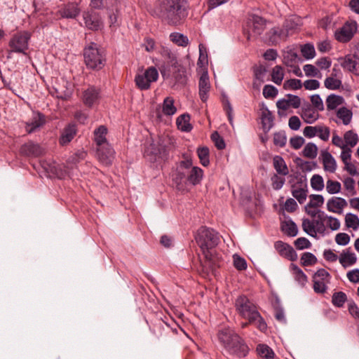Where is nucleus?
<instances>
[{
  "instance_id": "nucleus-1",
  "label": "nucleus",
  "mask_w": 359,
  "mask_h": 359,
  "mask_svg": "<svg viewBox=\"0 0 359 359\" xmlns=\"http://www.w3.org/2000/svg\"><path fill=\"white\" fill-rule=\"evenodd\" d=\"M195 240L203 256L200 260L203 273L205 275H215L217 269L222 263V257L215 249L220 242L219 233L211 228L201 226L196 232Z\"/></svg>"
},
{
  "instance_id": "nucleus-2",
  "label": "nucleus",
  "mask_w": 359,
  "mask_h": 359,
  "mask_svg": "<svg viewBox=\"0 0 359 359\" xmlns=\"http://www.w3.org/2000/svg\"><path fill=\"white\" fill-rule=\"evenodd\" d=\"M157 15L170 25H177L188 15L186 0H163L157 8Z\"/></svg>"
},
{
  "instance_id": "nucleus-3",
  "label": "nucleus",
  "mask_w": 359,
  "mask_h": 359,
  "mask_svg": "<svg viewBox=\"0 0 359 359\" xmlns=\"http://www.w3.org/2000/svg\"><path fill=\"white\" fill-rule=\"evenodd\" d=\"M235 306L238 313L250 323L254 324L262 332L266 330L267 325L260 315L256 305L246 296H239L235 302Z\"/></svg>"
},
{
  "instance_id": "nucleus-4",
  "label": "nucleus",
  "mask_w": 359,
  "mask_h": 359,
  "mask_svg": "<svg viewBox=\"0 0 359 359\" xmlns=\"http://www.w3.org/2000/svg\"><path fill=\"white\" fill-rule=\"evenodd\" d=\"M84 62L88 69L99 71L105 65L104 50L98 48V45L91 42L83 49Z\"/></svg>"
},
{
  "instance_id": "nucleus-5",
  "label": "nucleus",
  "mask_w": 359,
  "mask_h": 359,
  "mask_svg": "<svg viewBox=\"0 0 359 359\" xmlns=\"http://www.w3.org/2000/svg\"><path fill=\"white\" fill-rule=\"evenodd\" d=\"M31 36L32 34L28 31H20L13 34L8 42V55L12 53L26 55Z\"/></svg>"
},
{
  "instance_id": "nucleus-6",
  "label": "nucleus",
  "mask_w": 359,
  "mask_h": 359,
  "mask_svg": "<svg viewBox=\"0 0 359 359\" xmlns=\"http://www.w3.org/2000/svg\"><path fill=\"white\" fill-rule=\"evenodd\" d=\"M158 79V72L156 67H149L144 72L139 73L135 76V81L137 88L142 90H148L151 83Z\"/></svg>"
},
{
  "instance_id": "nucleus-7",
  "label": "nucleus",
  "mask_w": 359,
  "mask_h": 359,
  "mask_svg": "<svg viewBox=\"0 0 359 359\" xmlns=\"http://www.w3.org/2000/svg\"><path fill=\"white\" fill-rule=\"evenodd\" d=\"M358 31V25L355 20H347L341 27L334 32V37L340 43L349 42Z\"/></svg>"
},
{
  "instance_id": "nucleus-8",
  "label": "nucleus",
  "mask_w": 359,
  "mask_h": 359,
  "mask_svg": "<svg viewBox=\"0 0 359 359\" xmlns=\"http://www.w3.org/2000/svg\"><path fill=\"white\" fill-rule=\"evenodd\" d=\"M225 350L227 353L236 358H241L245 357L249 351V348L245 341L238 335L232 343L229 345Z\"/></svg>"
},
{
  "instance_id": "nucleus-9",
  "label": "nucleus",
  "mask_w": 359,
  "mask_h": 359,
  "mask_svg": "<svg viewBox=\"0 0 359 359\" xmlns=\"http://www.w3.org/2000/svg\"><path fill=\"white\" fill-rule=\"evenodd\" d=\"M161 55L165 61L159 69L163 79H168L171 75L170 67L178 63L177 57L169 48L164 47L162 48Z\"/></svg>"
},
{
  "instance_id": "nucleus-10",
  "label": "nucleus",
  "mask_w": 359,
  "mask_h": 359,
  "mask_svg": "<svg viewBox=\"0 0 359 359\" xmlns=\"http://www.w3.org/2000/svg\"><path fill=\"white\" fill-rule=\"evenodd\" d=\"M266 25V20L261 16L253 15L248 20V26L249 32L247 38L250 39L251 36H257L261 35L264 31Z\"/></svg>"
},
{
  "instance_id": "nucleus-11",
  "label": "nucleus",
  "mask_w": 359,
  "mask_h": 359,
  "mask_svg": "<svg viewBox=\"0 0 359 359\" xmlns=\"http://www.w3.org/2000/svg\"><path fill=\"white\" fill-rule=\"evenodd\" d=\"M266 41L269 46H276L281 41H286L288 36L283 27L275 26L270 29L265 34Z\"/></svg>"
},
{
  "instance_id": "nucleus-12",
  "label": "nucleus",
  "mask_w": 359,
  "mask_h": 359,
  "mask_svg": "<svg viewBox=\"0 0 359 359\" xmlns=\"http://www.w3.org/2000/svg\"><path fill=\"white\" fill-rule=\"evenodd\" d=\"M97 156L100 162L105 165H111L114 156L115 151L111 146L107 142L97 149Z\"/></svg>"
},
{
  "instance_id": "nucleus-13",
  "label": "nucleus",
  "mask_w": 359,
  "mask_h": 359,
  "mask_svg": "<svg viewBox=\"0 0 359 359\" xmlns=\"http://www.w3.org/2000/svg\"><path fill=\"white\" fill-rule=\"evenodd\" d=\"M301 105V99L299 96L287 94L285 98L278 100L276 102V107L278 109V114L282 115L280 110L286 111L290 107L297 109Z\"/></svg>"
},
{
  "instance_id": "nucleus-14",
  "label": "nucleus",
  "mask_w": 359,
  "mask_h": 359,
  "mask_svg": "<svg viewBox=\"0 0 359 359\" xmlns=\"http://www.w3.org/2000/svg\"><path fill=\"white\" fill-rule=\"evenodd\" d=\"M237 333L231 327L224 326L219 327L217 330V337L220 344L224 348V349L233 342Z\"/></svg>"
},
{
  "instance_id": "nucleus-15",
  "label": "nucleus",
  "mask_w": 359,
  "mask_h": 359,
  "mask_svg": "<svg viewBox=\"0 0 359 359\" xmlns=\"http://www.w3.org/2000/svg\"><path fill=\"white\" fill-rule=\"evenodd\" d=\"M86 27L90 30L97 31L102 27V22L99 13L94 11L84 12L83 14Z\"/></svg>"
},
{
  "instance_id": "nucleus-16",
  "label": "nucleus",
  "mask_w": 359,
  "mask_h": 359,
  "mask_svg": "<svg viewBox=\"0 0 359 359\" xmlns=\"http://www.w3.org/2000/svg\"><path fill=\"white\" fill-rule=\"evenodd\" d=\"M100 99V89L93 86H89L83 93L82 100L84 104L91 107L98 104Z\"/></svg>"
},
{
  "instance_id": "nucleus-17",
  "label": "nucleus",
  "mask_w": 359,
  "mask_h": 359,
  "mask_svg": "<svg viewBox=\"0 0 359 359\" xmlns=\"http://www.w3.org/2000/svg\"><path fill=\"white\" fill-rule=\"evenodd\" d=\"M302 25V22L301 18L297 15H292L285 18L282 27L285 30V32L289 36L299 29Z\"/></svg>"
},
{
  "instance_id": "nucleus-18",
  "label": "nucleus",
  "mask_w": 359,
  "mask_h": 359,
  "mask_svg": "<svg viewBox=\"0 0 359 359\" xmlns=\"http://www.w3.org/2000/svg\"><path fill=\"white\" fill-rule=\"evenodd\" d=\"M274 247L280 256L290 261H295L297 259V252L290 245L278 241L275 243Z\"/></svg>"
},
{
  "instance_id": "nucleus-19",
  "label": "nucleus",
  "mask_w": 359,
  "mask_h": 359,
  "mask_svg": "<svg viewBox=\"0 0 359 359\" xmlns=\"http://www.w3.org/2000/svg\"><path fill=\"white\" fill-rule=\"evenodd\" d=\"M20 152L25 156L38 157L43 154V149L39 144L28 142L21 146Z\"/></svg>"
},
{
  "instance_id": "nucleus-20",
  "label": "nucleus",
  "mask_w": 359,
  "mask_h": 359,
  "mask_svg": "<svg viewBox=\"0 0 359 359\" xmlns=\"http://www.w3.org/2000/svg\"><path fill=\"white\" fill-rule=\"evenodd\" d=\"M341 66L350 72L359 75V57L354 55H347L344 57Z\"/></svg>"
},
{
  "instance_id": "nucleus-21",
  "label": "nucleus",
  "mask_w": 359,
  "mask_h": 359,
  "mask_svg": "<svg viewBox=\"0 0 359 359\" xmlns=\"http://www.w3.org/2000/svg\"><path fill=\"white\" fill-rule=\"evenodd\" d=\"M171 69V75L170 77H172L176 83L180 85H185L187 81V69L186 68L179 64L172 66L170 67Z\"/></svg>"
},
{
  "instance_id": "nucleus-22",
  "label": "nucleus",
  "mask_w": 359,
  "mask_h": 359,
  "mask_svg": "<svg viewBox=\"0 0 359 359\" xmlns=\"http://www.w3.org/2000/svg\"><path fill=\"white\" fill-rule=\"evenodd\" d=\"M319 110L314 109L312 105L307 103L302 108L301 116L306 123H313L317 121L319 117Z\"/></svg>"
},
{
  "instance_id": "nucleus-23",
  "label": "nucleus",
  "mask_w": 359,
  "mask_h": 359,
  "mask_svg": "<svg viewBox=\"0 0 359 359\" xmlns=\"http://www.w3.org/2000/svg\"><path fill=\"white\" fill-rule=\"evenodd\" d=\"M320 158L325 171L333 173L337 169V163L332 154L327 150H322Z\"/></svg>"
},
{
  "instance_id": "nucleus-24",
  "label": "nucleus",
  "mask_w": 359,
  "mask_h": 359,
  "mask_svg": "<svg viewBox=\"0 0 359 359\" xmlns=\"http://www.w3.org/2000/svg\"><path fill=\"white\" fill-rule=\"evenodd\" d=\"M45 122L44 115L38 112L37 114H34L32 119L26 123V131L28 133H32L43 126Z\"/></svg>"
},
{
  "instance_id": "nucleus-25",
  "label": "nucleus",
  "mask_w": 359,
  "mask_h": 359,
  "mask_svg": "<svg viewBox=\"0 0 359 359\" xmlns=\"http://www.w3.org/2000/svg\"><path fill=\"white\" fill-rule=\"evenodd\" d=\"M346 205V201L341 197H332L327 202V210L335 213H341Z\"/></svg>"
},
{
  "instance_id": "nucleus-26",
  "label": "nucleus",
  "mask_w": 359,
  "mask_h": 359,
  "mask_svg": "<svg viewBox=\"0 0 359 359\" xmlns=\"http://www.w3.org/2000/svg\"><path fill=\"white\" fill-rule=\"evenodd\" d=\"M81 10L76 3H69L59 11L60 16L63 18H76L80 13Z\"/></svg>"
},
{
  "instance_id": "nucleus-27",
  "label": "nucleus",
  "mask_w": 359,
  "mask_h": 359,
  "mask_svg": "<svg viewBox=\"0 0 359 359\" xmlns=\"http://www.w3.org/2000/svg\"><path fill=\"white\" fill-rule=\"evenodd\" d=\"M42 166L50 177L63 179L66 176V172L63 170L61 167L57 165L55 162L52 163L43 162Z\"/></svg>"
},
{
  "instance_id": "nucleus-28",
  "label": "nucleus",
  "mask_w": 359,
  "mask_h": 359,
  "mask_svg": "<svg viewBox=\"0 0 359 359\" xmlns=\"http://www.w3.org/2000/svg\"><path fill=\"white\" fill-rule=\"evenodd\" d=\"M262 124L265 133H267L273 126V117L269 109L263 105L262 108Z\"/></svg>"
},
{
  "instance_id": "nucleus-29",
  "label": "nucleus",
  "mask_w": 359,
  "mask_h": 359,
  "mask_svg": "<svg viewBox=\"0 0 359 359\" xmlns=\"http://www.w3.org/2000/svg\"><path fill=\"white\" fill-rule=\"evenodd\" d=\"M199 95L203 102H205L208 97V92L210 88L209 78L207 73H203L199 79Z\"/></svg>"
},
{
  "instance_id": "nucleus-30",
  "label": "nucleus",
  "mask_w": 359,
  "mask_h": 359,
  "mask_svg": "<svg viewBox=\"0 0 359 359\" xmlns=\"http://www.w3.org/2000/svg\"><path fill=\"white\" fill-rule=\"evenodd\" d=\"M76 133V127L75 124H69L67 126L60 136V144L65 145L70 142Z\"/></svg>"
},
{
  "instance_id": "nucleus-31",
  "label": "nucleus",
  "mask_w": 359,
  "mask_h": 359,
  "mask_svg": "<svg viewBox=\"0 0 359 359\" xmlns=\"http://www.w3.org/2000/svg\"><path fill=\"white\" fill-rule=\"evenodd\" d=\"M273 166L276 173L280 175L286 176L289 174L288 167L283 158L280 156L276 155L273 156Z\"/></svg>"
},
{
  "instance_id": "nucleus-32",
  "label": "nucleus",
  "mask_w": 359,
  "mask_h": 359,
  "mask_svg": "<svg viewBox=\"0 0 359 359\" xmlns=\"http://www.w3.org/2000/svg\"><path fill=\"white\" fill-rule=\"evenodd\" d=\"M349 249H347L346 251H343L339 257V263L344 268L353 265L357 261L355 253L349 252Z\"/></svg>"
},
{
  "instance_id": "nucleus-33",
  "label": "nucleus",
  "mask_w": 359,
  "mask_h": 359,
  "mask_svg": "<svg viewBox=\"0 0 359 359\" xmlns=\"http://www.w3.org/2000/svg\"><path fill=\"white\" fill-rule=\"evenodd\" d=\"M176 124L181 131L190 132L192 130V126L190 123V116L188 114H183L178 116Z\"/></svg>"
},
{
  "instance_id": "nucleus-34",
  "label": "nucleus",
  "mask_w": 359,
  "mask_h": 359,
  "mask_svg": "<svg viewBox=\"0 0 359 359\" xmlns=\"http://www.w3.org/2000/svg\"><path fill=\"white\" fill-rule=\"evenodd\" d=\"M295 184L292 185V194L300 204L304 203L307 197V185L305 184L304 186L301 183V187L294 189Z\"/></svg>"
},
{
  "instance_id": "nucleus-35",
  "label": "nucleus",
  "mask_w": 359,
  "mask_h": 359,
  "mask_svg": "<svg viewBox=\"0 0 359 359\" xmlns=\"http://www.w3.org/2000/svg\"><path fill=\"white\" fill-rule=\"evenodd\" d=\"M203 171L199 167H193L189 175L187 177V181L193 185L199 184L203 178Z\"/></svg>"
},
{
  "instance_id": "nucleus-36",
  "label": "nucleus",
  "mask_w": 359,
  "mask_h": 359,
  "mask_svg": "<svg viewBox=\"0 0 359 359\" xmlns=\"http://www.w3.org/2000/svg\"><path fill=\"white\" fill-rule=\"evenodd\" d=\"M162 111L165 116H172L177 112V108L174 105V99L166 97L163 103Z\"/></svg>"
},
{
  "instance_id": "nucleus-37",
  "label": "nucleus",
  "mask_w": 359,
  "mask_h": 359,
  "mask_svg": "<svg viewBox=\"0 0 359 359\" xmlns=\"http://www.w3.org/2000/svg\"><path fill=\"white\" fill-rule=\"evenodd\" d=\"M344 100L343 97L335 94H331L326 99V105L327 110H334L338 106L343 104Z\"/></svg>"
},
{
  "instance_id": "nucleus-38",
  "label": "nucleus",
  "mask_w": 359,
  "mask_h": 359,
  "mask_svg": "<svg viewBox=\"0 0 359 359\" xmlns=\"http://www.w3.org/2000/svg\"><path fill=\"white\" fill-rule=\"evenodd\" d=\"M107 133V128L104 126H100L94 131L95 141L97 147H100L104 144L107 143L106 139Z\"/></svg>"
},
{
  "instance_id": "nucleus-39",
  "label": "nucleus",
  "mask_w": 359,
  "mask_h": 359,
  "mask_svg": "<svg viewBox=\"0 0 359 359\" xmlns=\"http://www.w3.org/2000/svg\"><path fill=\"white\" fill-rule=\"evenodd\" d=\"M290 269L293 272L295 280L302 285L304 286L308 281L307 276L303 271L294 264H290Z\"/></svg>"
},
{
  "instance_id": "nucleus-40",
  "label": "nucleus",
  "mask_w": 359,
  "mask_h": 359,
  "mask_svg": "<svg viewBox=\"0 0 359 359\" xmlns=\"http://www.w3.org/2000/svg\"><path fill=\"white\" fill-rule=\"evenodd\" d=\"M281 229L285 233L291 237L297 236L298 233L297 226L292 220L285 222L282 224Z\"/></svg>"
},
{
  "instance_id": "nucleus-41",
  "label": "nucleus",
  "mask_w": 359,
  "mask_h": 359,
  "mask_svg": "<svg viewBox=\"0 0 359 359\" xmlns=\"http://www.w3.org/2000/svg\"><path fill=\"white\" fill-rule=\"evenodd\" d=\"M337 116L339 118L342 120L344 125H348L351 121L353 113L350 109L343 107L338 109Z\"/></svg>"
},
{
  "instance_id": "nucleus-42",
  "label": "nucleus",
  "mask_w": 359,
  "mask_h": 359,
  "mask_svg": "<svg viewBox=\"0 0 359 359\" xmlns=\"http://www.w3.org/2000/svg\"><path fill=\"white\" fill-rule=\"evenodd\" d=\"M302 154L304 157L313 159L317 156L318 147L316 144L309 142L304 148Z\"/></svg>"
},
{
  "instance_id": "nucleus-43",
  "label": "nucleus",
  "mask_w": 359,
  "mask_h": 359,
  "mask_svg": "<svg viewBox=\"0 0 359 359\" xmlns=\"http://www.w3.org/2000/svg\"><path fill=\"white\" fill-rule=\"evenodd\" d=\"M302 229L304 231L311 237H317V231L314 226L313 221L309 219H302Z\"/></svg>"
},
{
  "instance_id": "nucleus-44",
  "label": "nucleus",
  "mask_w": 359,
  "mask_h": 359,
  "mask_svg": "<svg viewBox=\"0 0 359 359\" xmlns=\"http://www.w3.org/2000/svg\"><path fill=\"white\" fill-rule=\"evenodd\" d=\"M266 69L265 67L260 65L255 70V78L254 86L257 84V88L262 83L264 82V78L266 74Z\"/></svg>"
},
{
  "instance_id": "nucleus-45",
  "label": "nucleus",
  "mask_w": 359,
  "mask_h": 359,
  "mask_svg": "<svg viewBox=\"0 0 359 359\" xmlns=\"http://www.w3.org/2000/svg\"><path fill=\"white\" fill-rule=\"evenodd\" d=\"M257 351L261 357L266 359H273L274 357V352L266 344H259L257 347Z\"/></svg>"
},
{
  "instance_id": "nucleus-46",
  "label": "nucleus",
  "mask_w": 359,
  "mask_h": 359,
  "mask_svg": "<svg viewBox=\"0 0 359 359\" xmlns=\"http://www.w3.org/2000/svg\"><path fill=\"white\" fill-rule=\"evenodd\" d=\"M347 301V296L344 292H334L332 297V303L334 306L341 308Z\"/></svg>"
},
{
  "instance_id": "nucleus-47",
  "label": "nucleus",
  "mask_w": 359,
  "mask_h": 359,
  "mask_svg": "<svg viewBox=\"0 0 359 359\" xmlns=\"http://www.w3.org/2000/svg\"><path fill=\"white\" fill-rule=\"evenodd\" d=\"M324 85L326 88L334 90L339 89L342 83L341 80L335 79L332 74L331 76L325 79Z\"/></svg>"
},
{
  "instance_id": "nucleus-48",
  "label": "nucleus",
  "mask_w": 359,
  "mask_h": 359,
  "mask_svg": "<svg viewBox=\"0 0 359 359\" xmlns=\"http://www.w3.org/2000/svg\"><path fill=\"white\" fill-rule=\"evenodd\" d=\"M284 77L283 69L281 66H275L271 72V80L277 85H280Z\"/></svg>"
},
{
  "instance_id": "nucleus-49",
  "label": "nucleus",
  "mask_w": 359,
  "mask_h": 359,
  "mask_svg": "<svg viewBox=\"0 0 359 359\" xmlns=\"http://www.w3.org/2000/svg\"><path fill=\"white\" fill-rule=\"evenodd\" d=\"M197 154L200 159L201 163L203 166H208L210 164L209 155L210 151L209 149L206 147H199L197 149Z\"/></svg>"
},
{
  "instance_id": "nucleus-50",
  "label": "nucleus",
  "mask_w": 359,
  "mask_h": 359,
  "mask_svg": "<svg viewBox=\"0 0 359 359\" xmlns=\"http://www.w3.org/2000/svg\"><path fill=\"white\" fill-rule=\"evenodd\" d=\"M170 39L173 43L180 46L185 47L189 43L187 36L180 33H172Z\"/></svg>"
},
{
  "instance_id": "nucleus-51",
  "label": "nucleus",
  "mask_w": 359,
  "mask_h": 359,
  "mask_svg": "<svg viewBox=\"0 0 359 359\" xmlns=\"http://www.w3.org/2000/svg\"><path fill=\"white\" fill-rule=\"evenodd\" d=\"M317 258L311 252H304L301 257V263L304 266H312L316 264Z\"/></svg>"
},
{
  "instance_id": "nucleus-52",
  "label": "nucleus",
  "mask_w": 359,
  "mask_h": 359,
  "mask_svg": "<svg viewBox=\"0 0 359 359\" xmlns=\"http://www.w3.org/2000/svg\"><path fill=\"white\" fill-rule=\"evenodd\" d=\"M271 181L272 187L275 190H280L282 189L285 182L284 176L280 175L278 173H275L271 176Z\"/></svg>"
},
{
  "instance_id": "nucleus-53",
  "label": "nucleus",
  "mask_w": 359,
  "mask_h": 359,
  "mask_svg": "<svg viewBox=\"0 0 359 359\" xmlns=\"http://www.w3.org/2000/svg\"><path fill=\"white\" fill-rule=\"evenodd\" d=\"M345 222L347 227L353 228L354 230L359 227V218L356 215L348 213L346 215Z\"/></svg>"
},
{
  "instance_id": "nucleus-54",
  "label": "nucleus",
  "mask_w": 359,
  "mask_h": 359,
  "mask_svg": "<svg viewBox=\"0 0 359 359\" xmlns=\"http://www.w3.org/2000/svg\"><path fill=\"white\" fill-rule=\"evenodd\" d=\"M344 140L347 145L351 147H355L358 142V136L353 130H348L344 135Z\"/></svg>"
},
{
  "instance_id": "nucleus-55",
  "label": "nucleus",
  "mask_w": 359,
  "mask_h": 359,
  "mask_svg": "<svg viewBox=\"0 0 359 359\" xmlns=\"http://www.w3.org/2000/svg\"><path fill=\"white\" fill-rule=\"evenodd\" d=\"M287 142V137L285 131L276 132L273 134V144L279 147H283Z\"/></svg>"
},
{
  "instance_id": "nucleus-56",
  "label": "nucleus",
  "mask_w": 359,
  "mask_h": 359,
  "mask_svg": "<svg viewBox=\"0 0 359 359\" xmlns=\"http://www.w3.org/2000/svg\"><path fill=\"white\" fill-rule=\"evenodd\" d=\"M311 186L316 191H321L324 188V181L320 175H314L311 179Z\"/></svg>"
},
{
  "instance_id": "nucleus-57",
  "label": "nucleus",
  "mask_w": 359,
  "mask_h": 359,
  "mask_svg": "<svg viewBox=\"0 0 359 359\" xmlns=\"http://www.w3.org/2000/svg\"><path fill=\"white\" fill-rule=\"evenodd\" d=\"M302 87L301 80L297 79H291L287 80L283 83V88L285 90H298Z\"/></svg>"
},
{
  "instance_id": "nucleus-58",
  "label": "nucleus",
  "mask_w": 359,
  "mask_h": 359,
  "mask_svg": "<svg viewBox=\"0 0 359 359\" xmlns=\"http://www.w3.org/2000/svg\"><path fill=\"white\" fill-rule=\"evenodd\" d=\"M299 59L297 53L290 50L287 51L283 57V62L285 65L289 67H292L294 63L297 62Z\"/></svg>"
},
{
  "instance_id": "nucleus-59",
  "label": "nucleus",
  "mask_w": 359,
  "mask_h": 359,
  "mask_svg": "<svg viewBox=\"0 0 359 359\" xmlns=\"http://www.w3.org/2000/svg\"><path fill=\"white\" fill-rule=\"evenodd\" d=\"M302 55L306 59H312L316 55V51L313 45L311 43H306L304 45L301 49Z\"/></svg>"
},
{
  "instance_id": "nucleus-60",
  "label": "nucleus",
  "mask_w": 359,
  "mask_h": 359,
  "mask_svg": "<svg viewBox=\"0 0 359 359\" xmlns=\"http://www.w3.org/2000/svg\"><path fill=\"white\" fill-rule=\"evenodd\" d=\"M310 201L308 203L309 207L319 208L324 203V197L320 194H311L309 196Z\"/></svg>"
},
{
  "instance_id": "nucleus-61",
  "label": "nucleus",
  "mask_w": 359,
  "mask_h": 359,
  "mask_svg": "<svg viewBox=\"0 0 359 359\" xmlns=\"http://www.w3.org/2000/svg\"><path fill=\"white\" fill-rule=\"evenodd\" d=\"M341 184L339 182L331 180L327 181L326 189L329 194H337L341 191Z\"/></svg>"
},
{
  "instance_id": "nucleus-62",
  "label": "nucleus",
  "mask_w": 359,
  "mask_h": 359,
  "mask_svg": "<svg viewBox=\"0 0 359 359\" xmlns=\"http://www.w3.org/2000/svg\"><path fill=\"white\" fill-rule=\"evenodd\" d=\"M211 140L218 149L222 150L226 147V144L223 137L220 136L217 131H215L212 133Z\"/></svg>"
},
{
  "instance_id": "nucleus-63",
  "label": "nucleus",
  "mask_w": 359,
  "mask_h": 359,
  "mask_svg": "<svg viewBox=\"0 0 359 359\" xmlns=\"http://www.w3.org/2000/svg\"><path fill=\"white\" fill-rule=\"evenodd\" d=\"M313 290L316 293L323 294L326 292L327 287L326 285V283L327 281H325L323 280H319L318 278L313 279Z\"/></svg>"
},
{
  "instance_id": "nucleus-64",
  "label": "nucleus",
  "mask_w": 359,
  "mask_h": 359,
  "mask_svg": "<svg viewBox=\"0 0 359 359\" xmlns=\"http://www.w3.org/2000/svg\"><path fill=\"white\" fill-rule=\"evenodd\" d=\"M233 266L235 268L239 271L245 270L247 268V262L245 259L238 255L235 254L233 256Z\"/></svg>"
}]
</instances>
